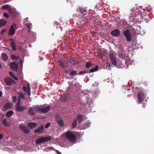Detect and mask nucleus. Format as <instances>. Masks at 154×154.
Wrapping results in <instances>:
<instances>
[{
  "label": "nucleus",
  "mask_w": 154,
  "mask_h": 154,
  "mask_svg": "<svg viewBox=\"0 0 154 154\" xmlns=\"http://www.w3.org/2000/svg\"><path fill=\"white\" fill-rule=\"evenodd\" d=\"M52 137L50 136L47 137H44L39 138L36 140L35 142L36 144H39L42 143H44L48 141L51 140Z\"/></svg>",
  "instance_id": "3"
},
{
  "label": "nucleus",
  "mask_w": 154,
  "mask_h": 154,
  "mask_svg": "<svg viewBox=\"0 0 154 154\" xmlns=\"http://www.w3.org/2000/svg\"><path fill=\"white\" fill-rule=\"evenodd\" d=\"M28 112L30 116H33L35 114L33 108H32V107H30L29 108Z\"/></svg>",
  "instance_id": "24"
},
{
  "label": "nucleus",
  "mask_w": 154,
  "mask_h": 154,
  "mask_svg": "<svg viewBox=\"0 0 154 154\" xmlns=\"http://www.w3.org/2000/svg\"><path fill=\"white\" fill-rule=\"evenodd\" d=\"M59 64L61 67L63 68H66L68 66V65L66 63L62 61H60Z\"/></svg>",
  "instance_id": "18"
},
{
  "label": "nucleus",
  "mask_w": 154,
  "mask_h": 154,
  "mask_svg": "<svg viewBox=\"0 0 154 154\" xmlns=\"http://www.w3.org/2000/svg\"><path fill=\"white\" fill-rule=\"evenodd\" d=\"M37 125V124L35 123H29L27 125V126L30 129L35 128Z\"/></svg>",
  "instance_id": "17"
},
{
  "label": "nucleus",
  "mask_w": 154,
  "mask_h": 154,
  "mask_svg": "<svg viewBox=\"0 0 154 154\" xmlns=\"http://www.w3.org/2000/svg\"><path fill=\"white\" fill-rule=\"evenodd\" d=\"M70 70L65 71L64 72L65 73H66V74H68Z\"/></svg>",
  "instance_id": "51"
},
{
  "label": "nucleus",
  "mask_w": 154,
  "mask_h": 154,
  "mask_svg": "<svg viewBox=\"0 0 154 154\" xmlns=\"http://www.w3.org/2000/svg\"><path fill=\"white\" fill-rule=\"evenodd\" d=\"M2 123L5 126H7L8 125V124L7 122V119H5L2 120Z\"/></svg>",
  "instance_id": "33"
},
{
  "label": "nucleus",
  "mask_w": 154,
  "mask_h": 154,
  "mask_svg": "<svg viewBox=\"0 0 154 154\" xmlns=\"http://www.w3.org/2000/svg\"><path fill=\"white\" fill-rule=\"evenodd\" d=\"M19 127L20 130L25 134H27L30 132L29 130H28L27 127L23 124L20 125Z\"/></svg>",
  "instance_id": "7"
},
{
  "label": "nucleus",
  "mask_w": 154,
  "mask_h": 154,
  "mask_svg": "<svg viewBox=\"0 0 154 154\" xmlns=\"http://www.w3.org/2000/svg\"><path fill=\"white\" fill-rule=\"evenodd\" d=\"M25 25L27 27V28L29 30L28 32H30V29H31V27L32 26V24L31 23H29L28 24H26Z\"/></svg>",
  "instance_id": "34"
},
{
  "label": "nucleus",
  "mask_w": 154,
  "mask_h": 154,
  "mask_svg": "<svg viewBox=\"0 0 154 154\" xmlns=\"http://www.w3.org/2000/svg\"><path fill=\"white\" fill-rule=\"evenodd\" d=\"M77 11L79 13L84 15H85L87 12L85 8L79 7L77 9Z\"/></svg>",
  "instance_id": "14"
},
{
  "label": "nucleus",
  "mask_w": 154,
  "mask_h": 154,
  "mask_svg": "<svg viewBox=\"0 0 154 154\" xmlns=\"http://www.w3.org/2000/svg\"><path fill=\"white\" fill-rule=\"evenodd\" d=\"M132 13L129 17L131 20L135 21L139 19L138 17L140 16L139 10L137 7L134 8L131 10Z\"/></svg>",
  "instance_id": "1"
},
{
  "label": "nucleus",
  "mask_w": 154,
  "mask_h": 154,
  "mask_svg": "<svg viewBox=\"0 0 154 154\" xmlns=\"http://www.w3.org/2000/svg\"><path fill=\"white\" fill-rule=\"evenodd\" d=\"M91 123V122H88V125H90Z\"/></svg>",
  "instance_id": "56"
},
{
  "label": "nucleus",
  "mask_w": 154,
  "mask_h": 154,
  "mask_svg": "<svg viewBox=\"0 0 154 154\" xmlns=\"http://www.w3.org/2000/svg\"><path fill=\"white\" fill-rule=\"evenodd\" d=\"M11 47L12 49L14 51H16V44L14 42H11Z\"/></svg>",
  "instance_id": "27"
},
{
  "label": "nucleus",
  "mask_w": 154,
  "mask_h": 154,
  "mask_svg": "<svg viewBox=\"0 0 154 154\" xmlns=\"http://www.w3.org/2000/svg\"><path fill=\"white\" fill-rule=\"evenodd\" d=\"M11 58L12 59L17 61L19 59V57L16 56L14 55H12L11 56Z\"/></svg>",
  "instance_id": "30"
},
{
  "label": "nucleus",
  "mask_w": 154,
  "mask_h": 154,
  "mask_svg": "<svg viewBox=\"0 0 154 154\" xmlns=\"http://www.w3.org/2000/svg\"><path fill=\"white\" fill-rule=\"evenodd\" d=\"M124 35L126 37V40L128 41H130L131 40L132 36L129 30L127 29L126 30L124 31Z\"/></svg>",
  "instance_id": "5"
},
{
  "label": "nucleus",
  "mask_w": 154,
  "mask_h": 154,
  "mask_svg": "<svg viewBox=\"0 0 154 154\" xmlns=\"http://www.w3.org/2000/svg\"><path fill=\"white\" fill-rule=\"evenodd\" d=\"M138 88L137 87H136V89H137Z\"/></svg>",
  "instance_id": "57"
},
{
  "label": "nucleus",
  "mask_w": 154,
  "mask_h": 154,
  "mask_svg": "<svg viewBox=\"0 0 154 154\" xmlns=\"http://www.w3.org/2000/svg\"><path fill=\"white\" fill-rule=\"evenodd\" d=\"M86 71H81L79 73L80 75H82L83 73H86Z\"/></svg>",
  "instance_id": "48"
},
{
  "label": "nucleus",
  "mask_w": 154,
  "mask_h": 154,
  "mask_svg": "<svg viewBox=\"0 0 154 154\" xmlns=\"http://www.w3.org/2000/svg\"><path fill=\"white\" fill-rule=\"evenodd\" d=\"M47 148V149H50V150H51L54 149L53 148L52 146H50L48 147Z\"/></svg>",
  "instance_id": "47"
},
{
  "label": "nucleus",
  "mask_w": 154,
  "mask_h": 154,
  "mask_svg": "<svg viewBox=\"0 0 154 154\" xmlns=\"http://www.w3.org/2000/svg\"><path fill=\"white\" fill-rule=\"evenodd\" d=\"M23 90L25 92H26L27 91V87L26 86H23Z\"/></svg>",
  "instance_id": "40"
},
{
  "label": "nucleus",
  "mask_w": 154,
  "mask_h": 154,
  "mask_svg": "<svg viewBox=\"0 0 154 154\" xmlns=\"http://www.w3.org/2000/svg\"><path fill=\"white\" fill-rule=\"evenodd\" d=\"M78 63V61H77L76 60V61L74 60V62L73 63V64H75Z\"/></svg>",
  "instance_id": "52"
},
{
  "label": "nucleus",
  "mask_w": 154,
  "mask_h": 154,
  "mask_svg": "<svg viewBox=\"0 0 154 154\" xmlns=\"http://www.w3.org/2000/svg\"><path fill=\"white\" fill-rule=\"evenodd\" d=\"M27 94L29 96H30L31 95V90L29 84L28 83L27 84Z\"/></svg>",
  "instance_id": "29"
},
{
  "label": "nucleus",
  "mask_w": 154,
  "mask_h": 154,
  "mask_svg": "<svg viewBox=\"0 0 154 154\" xmlns=\"http://www.w3.org/2000/svg\"><path fill=\"white\" fill-rule=\"evenodd\" d=\"M12 106L11 104V103H6L4 105L3 107V111H5L7 109H8Z\"/></svg>",
  "instance_id": "15"
},
{
  "label": "nucleus",
  "mask_w": 154,
  "mask_h": 154,
  "mask_svg": "<svg viewBox=\"0 0 154 154\" xmlns=\"http://www.w3.org/2000/svg\"><path fill=\"white\" fill-rule=\"evenodd\" d=\"M13 102L14 103H15L16 102L17 100V97L16 96H14L13 97Z\"/></svg>",
  "instance_id": "42"
},
{
  "label": "nucleus",
  "mask_w": 154,
  "mask_h": 154,
  "mask_svg": "<svg viewBox=\"0 0 154 154\" xmlns=\"http://www.w3.org/2000/svg\"><path fill=\"white\" fill-rule=\"evenodd\" d=\"M66 138L70 142L75 143L76 139L75 135L70 131H68L66 133Z\"/></svg>",
  "instance_id": "2"
},
{
  "label": "nucleus",
  "mask_w": 154,
  "mask_h": 154,
  "mask_svg": "<svg viewBox=\"0 0 154 154\" xmlns=\"http://www.w3.org/2000/svg\"><path fill=\"white\" fill-rule=\"evenodd\" d=\"M9 74L11 77H12V76L13 75V72H9Z\"/></svg>",
  "instance_id": "50"
},
{
  "label": "nucleus",
  "mask_w": 154,
  "mask_h": 154,
  "mask_svg": "<svg viewBox=\"0 0 154 154\" xmlns=\"http://www.w3.org/2000/svg\"><path fill=\"white\" fill-rule=\"evenodd\" d=\"M50 107L49 106H47L46 107L42 108V112L45 113H47L50 110Z\"/></svg>",
  "instance_id": "20"
},
{
  "label": "nucleus",
  "mask_w": 154,
  "mask_h": 154,
  "mask_svg": "<svg viewBox=\"0 0 154 154\" xmlns=\"http://www.w3.org/2000/svg\"><path fill=\"white\" fill-rule=\"evenodd\" d=\"M17 15H18L17 12H16L15 11H14L13 12V15H12L14 17H15Z\"/></svg>",
  "instance_id": "44"
},
{
  "label": "nucleus",
  "mask_w": 154,
  "mask_h": 154,
  "mask_svg": "<svg viewBox=\"0 0 154 154\" xmlns=\"http://www.w3.org/2000/svg\"><path fill=\"white\" fill-rule=\"evenodd\" d=\"M110 59L112 64L116 66V55L113 53H110L109 55Z\"/></svg>",
  "instance_id": "8"
},
{
  "label": "nucleus",
  "mask_w": 154,
  "mask_h": 154,
  "mask_svg": "<svg viewBox=\"0 0 154 154\" xmlns=\"http://www.w3.org/2000/svg\"><path fill=\"white\" fill-rule=\"evenodd\" d=\"M55 151L58 154H62L58 150H56Z\"/></svg>",
  "instance_id": "49"
},
{
  "label": "nucleus",
  "mask_w": 154,
  "mask_h": 154,
  "mask_svg": "<svg viewBox=\"0 0 154 154\" xmlns=\"http://www.w3.org/2000/svg\"><path fill=\"white\" fill-rule=\"evenodd\" d=\"M77 118L79 123H80L82 122L83 116L82 114H79L77 116Z\"/></svg>",
  "instance_id": "22"
},
{
  "label": "nucleus",
  "mask_w": 154,
  "mask_h": 154,
  "mask_svg": "<svg viewBox=\"0 0 154 154\" xmlns=\"http://www.w3.org/2000/svg\"><path fill=\"white\" fill-rule=\"evenodd\" d=\"M20 64H22V60H20Z\"/></svg>",
  "instance_id": "55"
},
{
  "label": "nucleus",
  "mask_w": 154,
  "mask_h": 154,
  "mask_svg": "<svg viewBox=\"0 0 154 154\" xmlns=\"http://www.w3.org/2000/svg\"><path fill=\"white\" fill-rule=\"evenodd\" d=\"M91 63L89 62H88L86 63L85 65V67L87 68H89L91 66Z\"/></svg>",
  "instance_id": "36"
},
{
  "label": "nucleus",
  "mask_w": 154,
  "mask_h": 154,
  "mask_svg": "<svg viewBox=\"0 0 154 154\" xmlns=\"http://www.w3.org/2000/svg\"><path fill=\"white\" fill-rule=\"evenodd\" d=\"M10 7V6L9 5H5L2 6V8L3 10H8Z\"/></svg>",
  "instance_id": "26"
},
{
  "label": "nucleus",
  "mask_w": 154,
  "mask_h": 154,
  "mask_svg": "<svg viewBox=\"0 0 154 154\" xmlns=\"http://www.w3.org/2000/svg\"><path fill=\"white\" fill-rule=\"evenodd\" d=\"M26 108L25 106H21L20 105V102L18 101L16 104L15 109L16 111L17 112H22Z\"/></svg>",
  "instance_id": "6"
},
{
  "label": "nucleus",
  "mask_w": 154,
  "mask_h": 154,
  "mask_svg": "<svg viewBox=\"0 0 154 154\" xmlns=\"http://www.w3.org/2000/svg\"><path fill=\"white\" fill-rule=\"evenodd\" d=\"M14 26H15V27L16 28L17 27V25L15 23H14Z\"/></svg>",
  "instance_id": "54"
},
{
  "label": "nucleus",
  "mask_w": 154,
  "mask_h": 154,
  "mask_svg": "<svg viewBox=\"0 0 154 154\" xmlns=\"http://www.w3.org/2000/svg\"><path fill=\"white\" fill-rule=\"evenodd\" d=\"M3 16L6 18H8L9 17L8 14L7 13H5L3 14Z\"/></svg>",
  "instance_id": "41"
},
{
  "label": "nucleus",
  "mask_w": 154,
  "mask_h": 154,
  "mask_svg": "<svg viewBox=\"0 0 154 154\" xmlns=\"http://www.w3.org/2000/svg\"><path fill=\"white\" fill-rule=\"evenodd\" d=\"M12 78L15 79L16 80H17L18 79L17 78V77L15 76V75H13L12 76Z\"/></svg>",
  "instance_id": "45"
},
{
  "label": "nucleus",
  "mask_w": 154,
  "mask_h": 154,
  "mask_svg": "<svg viewBox=\"0 0 154 154\" xmlns=\"http://www.w3.org/2000/svg\"><path fill=\"white\" fill-rule=\"evenodd\" d=\"M10 67L11 69L14 71H17L18 66V65L15 62H11L10 64Z\"/></svg>",
  "instance_id": "11"
},
{
  "label": "nucleus",
  "mask_w": 154,
  "mask_h": 154,
  "mask_svg": "<svg viewBox=\"0 0 154 154\" xmlns=\"http://www.w3.org/2000/svg\"><path fill=\"white\" fill-rule=\"evenodd\" d=\"M97 57L101 58L103 56H105V53L102 51H99L97 52Z\"/></svg>",
  "instance_id": "19"
},
{
  "label": "nucleus",
  "mask_w": 154,
  "mask_h": 154,
  "mask_svg": "<svg viewBox=\"0 0 154 154\" xmlns=\"http://www.w3.org/2000/svg\"><path fill=\"white\" fill-rule=\"evenodd\" d=\"M54 26H56L57 28V29H58V28L60 27V25L58 22H57V21H54Z\"/></svg>",
  "instance_id": "37"
},
{
  "label": "nucleus",
  "mask_w": 154,
  "mask_h": 154,
  "mask_svg": "<svg viewBox=\"0 0 154 154\" xmlns=\"http://www.w3.org/2000/svg\"><path fill=\"white\" fill-rule=\"evenodd\" d=\"M7 21L6 20L0 19V27L5 26L6 24Z\"/></svg>",
  "instance_id": "21"
},
{
  "label": "nucleus",
  "mask_w": 154,
  "mask_h": 154,
  "mask_svg": "<svg viewBox=\"0 0 154 154\" xmlns=\"http://www.w3.org/2000/svg\"><path fill=\"white\" fill-rule=\"evenodd\" d=\"M6 29H3L1 32V34L2 35H3L4 33L6 32Z\"/></svg>",
  "instance_id": "43"
},
{
  "label": "nucleus",
  "mask_w": 154,
  "mask_h": 154,
  "mask_svg": "<svg viewBox=\"0 0 154 154\" xmlns=\"http://www.w3.org/2000/svg\"><path fill=\"white\" fill-rule=\"evenodd\" d=\"M15 29L13 25H11L10 27L9 35H13L15 34Z\"/></svg>",
  "instance_id": "16"
},
{
  "label": "nucleus",
  "mask_w": 154,
  "mask_h": 154,
  "mask_svg": "<svg viewBox=\"0 0 154 154\" xmlns=\"http://www.w3.org/2000/svg\"><path fill=\"white\" fill-rule=\"evenodd\" d=\"M9 13L11 15H13V12L14 11L13 10L12 8L11 7L9 8V9L8 10Z\"/></svg>",
  "instance_id": "38"
},
{
  "label": "nucleus",
  "mask_w": 154,
  "mask_h": 154,
  "mask_svg": "<svg viewBox=\"0 0 154 154\" xmlns=\"http://www.w3.org/2000/svg\"><path fill=\"white\" fill-rule=\"evenodd\" d=\"M77 120L76 119H75L73 123L72 124V126L73 128H75L77 125Z\"/></svg>",
  "instance_id": "31"
},
{
  "label": "nucleus",
  "mask_w": 154,
  "mask_h": 154,
  "mask_svg": "<svg viewBox=\"0 0 154 154\" xmlns=\"http://www.w3.org/2000/svg\"><path fill=\"white\" fill-rule=\"evenodd\" d=\"M5 82L7 85L8 86L11 85L13 82H15L10 77L5 79Z\"/></svg>",
  "instance_id": "10"
},
{
  "label": "nucleus",
  "mask_w": 154,
  "mask_h": 154,
  "mask_svg": "<svg viewBox=\"0 0 154 154\" xmlns=\"http://www.w3.org/2000/svg\"><path fill=\"white\" fill-rule=\"evenodd\" d=\"M98 69V66H96L94 68H92L90 70V72L91 73L95 72Z\"/></svg>",
  "instance_id": "32"
},
{
  "label": "nucleus",
  "mask_w": 154,
  "mask_h": 154,
  "mask_svg": "<svg viewBox=\"0 0 154 154\" xmlns=\"http://www.w3.org/2000/svg\"><path fill=\"white\" fill-rule=\"evenodd\" d=\"M111 34L113 36L117 37L119 36L120 35V32L119 30L118 29L113 30L111 31Z\"/></svg>",
  "instance_id": "12"
},
{
  "label": "nucleus",
  "mask_w": 154,
  "mask_h": 154,
  "mask_svg": "<svg viewBox=\"0 0 154 154\" xmlns=\"http://www.w3.org/2000/svg\"><path fill=\"white\" fill-rule=\"evenodd\" d=\"M56 120L60 127H62L64 125V124L63 123V122L61 118L56 116Z\"/></svg>",
  "instance_id": "13"
},
{
  "label": "nucleus",
  "mask_w": 154,
  "mask_h": 154,
  "mask_svg": "<svg viewBox=\"0 0 154 154\" xmlns=\"http://www.w3.org/2000/svg\"><path fill=\"white\" fill-rule=\"evenodd\" d=\"M13 112L12 111H10L7 112L6 114V116L7 117H10L13 114Z\"/></svg>",
  "instance_id": "25"
},
{
  "label": "nucleus",
  "mask_w": 154,
  "mask_h": 154,
  "mask_svg": "<svg viewBox=\"0 0 154 154\" xmlns=\"http://www.w3.org/2000/svg\"><path fill=\"white\" fill-rule=\"evenodd\" d=\"M3 137V135L2 134H0V140L2 139Z\"/></svg>",
  "instance_id": "53"
},
{
  "label": "nucleus",
  "mask_w": 154,
  "mask_h": 154,
  "mask_svg": "<svg viewBox=\"0 0 154 154\" xmlns=\"http://www.w3.org/2000/svg\"><path fill=\"white\" fill-rule=\"evenodd\" d=\"M77 74V71L75 70H72L71 72H70L69 75L71 76H75Z\"/></svg>",
  "instance_id": "28"
},
{
  "label": "nucleus",
  "mask_w": 154,
  "mask_h": 154,
  "mask_svg": "<svg viewBox=\"0 0 154 154\" xmlns=\"http://www.w3.org/2000/svg\"><path fill=\"white\" fill-rule=\"evenodd\" d=\"M42 107L39 106H37L36 107V109H37V111H40L42 112Z\"/></svg>",
  "instance_id": "39"
},
{
  "label": "nucleus",
  "mask_w": 154,
  "mask_h": 154,
  "mask_svg": "<svg viewBox=\"0 0 154 154\" xmlns=\"http://www.w3.org/2000/svg\"><path fill=\"white\" fill-rule=\"evenodd\" d=\"M145 97L143 92L141 91L138 93L137 94V98L138 100V103L140 104L143 101Z\"/></svg>",
  "instance_id": "4"
},
{
  "label": "nucleus",
  "mask_w": 154,
  "mask_h": 154,
  "mask_svg": "<svg viewBox=\"0 0 154 154\" xmlns=\"http://www.w3.org/2000/svg\"><path fill=\"white\" fill-rule=\"evenodd\" d=\"M50 125V123L49 122L48 123L45 125V127L46 128H48Z\"/></svg>",
  "instance_id": "46"
},
{
  "label": "nucleus",
  "mask_w": 154,
  "mask_h": 154,
  "mask_svg": "<svg viewBox=\"0 0 154 154\" xmlns=\"http://www.w3.org/2000/svg\"><path fill=\"white\" fill-rule=\"evenodd\" d=\"M45 129L44 126L42 125L41 126L36 129L34 131V133L35 134H42Z\"/></svg>",
  "instance_id": "9"
},
{
  "label": "nucleus",
  "mask_w": 154,
  "mask_h": 154,
  "mask_svg": "<svg viewBox=\"0 0 154 154\" xmlns=\"http://www.w3.org/2000/svg\"><path fill=\"white\" fill-rule=\"evenodd\" d=\"M2 59L3 60L6 61L8 59V56L7 54L5 53H2Z\"/></svg>",
  "instance_id": "23"
},
{
  "label": "nucleus",
  "mask_w": 154,
  "mask_h": 154,
  "mask_svg": "<svg viewBox=\"0 0 154 154\" xmlns=\"http://www.w3.org/2000/svg\"><path fill=\"white\" fill-rule=\"evenodd\" d=\"M18 94H19V97L23 99H24L25 98V96L24 95V94L21 92H19Z\"/></svg>",
  "instance_id": "35"
}]
</instances>
